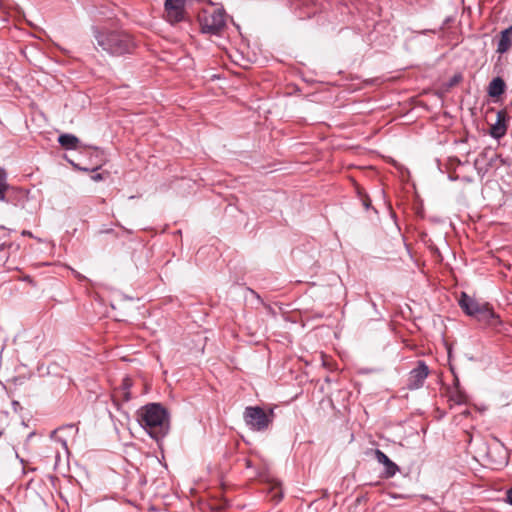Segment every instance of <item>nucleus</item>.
Wrapping results in <instances>:
<instances>
[{"mask_svg": "<svg viewBox=\"0 0 512 512\" xmlns=\"http://www.w3.org/2000/svg\"><path fill=\"white\" fill-rule=\"evenodd\" d=\"M95 48L110 56L131 54L136 48L133 37L121 30H94Z\"/></svg>", "mask_w": 512, "mask_h": 512, "instance_id": "1", "label": "nucleus"}, {"mask_svg": "<svg viewBox=\"0 0 512 512\" xmlns=\"http://www.w3.org/2000/svg\"><path fill=\"white\" fill-rule=\"evenodd\" d=\"M138 422L155 440L164 438L170 429L168 411L160 403H149L138 410Z\"/></svg>", "mask_w": 512, "mask_h": 512, "instance_id": "2", "label": "nucleus"}, {"mask_svg": "<svg viewBox=\"0 0 512 512\" xmlns=\"http://www.w3.org/2000/svg\"><path fill=\"white\" fill-rule=\"evenodd\" d=\"M459 306L468 315L484 324L496 326L500 323L499 317L488 302H480L477 299L462 292L459 298Z\"/></svg>", "mask_w": 512, "mask_h": 512, "instance_id": "3", "label": "nucleus"}, {"mask_svg": "<svg viewBox=\"0 0 512 512\" xmlns=\"http://www.w3.org/2000/svg\"><path fill=\"white\" fill-rule=\"evenodd\" d=\"M274 410L265 411L260 406H247L243 418L247 427L254 432L266 431L274 421Z\"/></svg>", "mask_w": 512, "mask_h": 512, "instance_id": "4", "label": "nucleus"}, {"mask_svg": "<svg viewBox=\"0 0 512 512\" xmlns=\"http://www.w3.org/2000/svg\"><path fill=\"white\" fill-rule=\"evenodd\" d=\"M198 20L201 32L210 35H219L226 25L225 12L217 8L203 10Z\"/></svg>", "mask_w": 512, "mask_h": 512, "instance_id": "5", "label": "nucleus"}, {"mask_svg": "<svg viewBox=\"0 0 512 512\" xmlns=\"http://www.w3.org/2000/svg\"><path fill=\"white\" fill-rule=\"evenodd\" d=\"M164 18L171 25L186 21V0H165Z\"/></svg>", "mask_w": 512, "mask_h": 512, "instance_id": "6", "label": "nucleus"}, {"mask_svg": "<svg viewBox=\"0 0 512 512\" xmlns=\"http://www.w3.org/2000/svg\"><path fill=\"white\" fill-rule=\"evenodd\" d=\"M429 375V368L422 360L417 362V366L413 368L407 379V388L409 390H416L423 386L426 378Z\"/></svg>", "mask_w": 512, "mask_h": 512, "instance_id": "7", "label": "nucleus"}, {"mask_svg": "<svg viewBox=\"0 0 512 512\" xmlns=\"http://www.w3.org/2000/svg\"><path fill=\"white\" fill-rule=\"evenodd\" d=\"M375 458L384 465L386 477H393L398 472V466L381 450H375Z\"/></svg>", "mask_w": 512, "mask_h": 512, "instance_id": "8", "label": "nucleus"}, {"mask_svg": "<svg viewBox=\"0 0 512 512\" xmlns=\"http://www.w3.org/2000/svg\"><path fill=\"white\" fill-rule=\"evenodd\" d=\"M512 47V25L500 33L497 43V53L504 54Z\"/></svg>", "mask_w": 512, "mask_h": 512, "instance_id": "9", "label": "nucleus"}, {"mask_svg": "<svg viewBox=\"0 0 512 512\" xmlns=\"http://www.w3.org/2000/svg\"><path fill=\"white\" fill-rule=\"evenodd\" d=\"M58 143L66 150H76L80 148V140L73 134L65 133L58 137Z\"/></svg>", "mask_w": 512, "mask_h": 512, "instance_id": "10", "label": "nucleus"}, {"mask_svg": "<svg viewBox=\"0 0 512 512\" xmlns=\"http://www.w3.org/2000/svg\"><path fill=\"white\" fill-rule=\"evenodd\" d=\"M504 121H505L504 115L501 112H499L497 114L496 123L494 125H492V127L490 129V134L492 135L493 138L500 139L506 134L507 128H506Z\"/></svg>", "mask_w": 512, "mask_h": 512, "instance_id": "11", "label": "nucleus"}, {"mask_svg": "<svg viewBox=\"0 0 512 512\" xmlns=\"http://www.w3.org/2000/svg\"><path fill=\"white\" fill-rule=\"evenodd\" d=\"M505 82L501 77L492 79L488 86V95L490 97H499L505 91Z\"/></svg>", "mask_w": 512, "mask_h": 512, "instance_id": "12", "label": "nucleus"}, {"mask_svg": "<svg viewBox=\"0 0 512 512\" xmlns=\"http://www.w3.org/2000/svg\"><path fill=\"white\" fill-rule=\"evenodd\" d=\"M10 189L8 182V172L0 166V202H7V194Z\"/></svg>", "mask_w": 512, "mask_h": 512, "instance_id": "13", "label": "nucleus"}, {"mask_svg": "<svg viewBox=\"0 0 512 512\" xmlns=\"http://www.w3.org/2000/svg\"><path fill=\"white\" fill-rule=\"evenodd\" d=\"M449 399L457 405L465 404L467 402L466 394L458 389L450 394Z\"/></svg>", "mask_w": 512, "mask_h": 512, "instance_id": "14", "label": "nucleus"}, {"mask_svg": "<svg viewBox=\"0 0 512 512\" xmlns=\"http://www.w3.org/2000/svg\"><path fill=\"white\" fill-rule=\"evenodd\" d=\"M64 428H59L57 430H54L52 433H51V439L56 443V444H59L62 449L65 451V452H68V446H67V442L65 439L61 438L60 436H58V432L62 431Z\"/></svg>", "mask_w": 512, "mask_h": 512, "instance_id": "15", "label": "nucleus"}, {"mask_svg": "<svg viewBox=\"0 0 512 512\" xmlns=\"http://www.w3.org/2000/svg\"><path fill=\"white\" fill-rule=\"evenodd\" d=\"M131 386H132L131 379L128 377L124 378L122 381L121 387H122L123 398L125 401H129L131 398L130 392H129Z\"/></svg>", "mask_w": 512, "mask_h": 512, "instance_id": "16", "label": "nucleus"}, {"mask_svg": "<svg viewBox=\"0 0 512 512\" xmlns=\"http://www.w3.org/2000/svg\"><path fill=\"white\" fill-rule=\"evenodd\" d=\"M492 462L497 466H503L507 464V456L506 453H503V455L497 460L492 459Z\"/></svg>", "mask_w": 512, "mask_h": 512, "instance_id": "17", "label": "nucleus"}, {"mask_svg": "<svg viewBox=\"0 0 512 512\" xmlns=\"http://www.w3.org/2000/svg\"><path fill=\"white\" fill-rule=\"evenodd\" d=\"M272 494H273V495H272V497H273L277 502H278V501H280V500L282 499V497H283L282 492H281L280 490H278V489H273V490H272Z\"/></svg>", "mask_w": 512, "mask_h": 512, "instance_id": "18", "label": "nucleus"}, {"mask_svg": "<svg viewBox=\"0 0 512 512\" xmlns=\"http://www.w3.org/2000/svg\"><path fill=\"white\" fill-rule=\"evenodd\" d=\"M461 79H462V75H461V74H456V75H454V76L451 78L450 86L455 85V84H456V83H458Z\"/></svg>", "mask_w": 512, "mask_h": 512, "instance_id": "19", "label": "nucleus"}, {"mask_svg": "<svg viewBox=\"0 0 512 512\" xmlns=\"http://www.w3.org/2000/svg\"><path fill=\"white\" fill-rule=\"evenodd\" d=\"M6 258V252L4 245H0V261H4Z\"/></svg>", "mask_w": 512, "mask_h": 512, "instance_id": "20", "label": "nucleus"}, {"mask_svg": "<svg viewBox=\"0 0 512 512\" xmlns=\"http://www.w3.org/2000/svg\"><path fill=\"white\" fill-rule=\"evenodd\" d=\"M506 496L507 502L512 505V488L507 491Z\"/></svg>", "mask_w": 512, "mask_h": 512, "instance_id": "21", "label": "nucleus"}, {"mask_svg": "<svg viewBox=\"0 0 512 512\" xmlns=\"http://www.w3.org/2000/svg\"><path fill=\"white\" fill-rule=\"evenodd\" d=\"M91 178H92L94 181H100V180H102V179H103V176H102V174L97 173V174L92 175V177H91Z\"/></svg>", "mask_w": 512, "mask_h": 512, "instance_id": "22", "label": "nucleus"}, {"mask_svg": "<svg viewBox=\"0 0 512 512\" xmlns=\"http://www.w3.org/2000/svg\"><path fill=\"white\" fill-rule=\"evenodd\" d=\"M362 201H363V205L365 206V208L368 209L371 205L370 199L368 197H366Z\"/></svg>", "mask_w": 512, "mask_h": 512, "instance_id": "23", "label": "nucleus"}, {"mask_svg": "<svg viewBox=\"0 0 512 512\" xmlns=\"http://www.w3.org/2000/svg\"><path fill=\"white\" fill-rule=\"evenodd\" d=\"M92 148L96 151L97 155L98 154H101V155L103 154V151L100 150L98 147H92Z\"/></svg>", "mask_w": 512, "mask_h": 512, "instance_id": "24", "label": "nucleus"}, {"mask_svg": "<svg viewBox=\"0 0 512 512\" xmlns=\"http://www.w3.org/2000/svg\"><path fill=\"white\" fill-rule=\"evenodd\" d=\"M34 435H35V432H31V433H29V434H28V436H27L26 441H29V439H30L31 437H33Z\"/></svg>", "mask_w": 512, "mask_h": 512, "instance_id": "25", "label": "nucleus"}, {"mask_svg": "<svg viewBox=\"0 0 512 512\" xmlns=\"http://www.w3.org/2000/svg\"><path fill=\"white\" fill-rule=\"evenodd\" d=\"M246 466L249 468L251 467V461L250 460H246Z\"/></svg>", "mask_w": 512, "mask_h": 512, "instance_id": "26", "label": "nucleus"}, {"mask_svg": "<svg viewBox=\"0 0 512 512\" xmlns=\"http://www.w3.org/2000/svg\"><path fill=\"white\" fill-rule=\"evenodd\" d=\"M487 455H488V457H492L491 456V451H488Z\"/></svg>", "mask_w": 512, "mask_h": 512, "instance_id": "27", "label": "nucleus"}]
</instances>
